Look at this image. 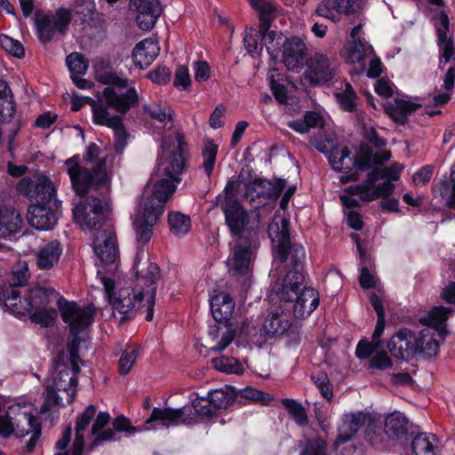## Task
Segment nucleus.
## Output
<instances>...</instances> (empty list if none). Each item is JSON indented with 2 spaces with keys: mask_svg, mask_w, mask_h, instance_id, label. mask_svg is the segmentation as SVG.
Here are the masks:
<instances>
[{
  "mask_svg": "<svg viewBox=\"0 0 455 455\" xmlns=\"http://www.w3.org/2000/svg\"><path fill=\"white\" fill-rule=\"evenodd\" d=\"M312 381L318 387L321 395L327 400H331L333 396V387L330 382L327 373L321 371L311 376Z\"/></svg>",
  "mask_w": 455,
  "mask_h": 455,
  "instance_id": "4d7b16f0",
  "label": "nucleus"
},
{
  "mask_svg": "<svg viewBox=\"0 0 455 455\" xmlns=\"http://www.w3.org/2000/svg\"><path fill=\"white\" fill-rule=\"evenodd\" d=\"M184 416V411L180 408L166 407L164 409L155 407L149 416L145 421L146 429L149 430L154 427L153 423L161 422L162 426L168 427L172 425L181 424V419Z\"/></svg>",
  "mask_w": 455,
  "mask_h": 455,
  "instance_id": "bb28decb",
  "label": "nucleus"
},
{
  "mask_svg": "<svg viewBox=\"0 0 455 455\" xmlns=\"http://www.w3.org/2000/svg\"><path fill=\"white\" fill-rule=\"evenodd\" d=\"M17 105L15 102L14 95H9V99H0V123L10 124L15 115Z\"/></svg>",
  "mask_w": 455,
  "mask_h": 455,
  "instance_id": "6e6d98bb",
  "label": "nucleus"
},
{
  "mask_svg": "<svg viewBox=\"0 0 455 455\" xmlns=\"http://www.w3.org/2000/svg\"><path fill=\"white\" fill-rule=\"evenodd\" d=\"M73 215L76 221L87 228L99 230L105 224L108 212L104 208L100 197L90 196L84 204H79L74 208Z\"/></svg>",
  "mask_w": 455,
  "mask_h": 455,
  "instance_id": "f8f14e48",
  "label": "nucleus"
},
{
  "mask_svg": "<svg viewBox=\"0 0 455 455\" xmlns=\"http://www.w3.org/2000/svg\"><path fill=\"white\" fill-rule=\"evenodd\" d=\"M411 448L412 455H441L435 434L418 433L411 440Z\"/></svg>",
  "mask_w": 455,
  "mask_h": 455,
  "instance_id": "c756f323",
  "label": "nucleus"
},
{
  "mask_svg": "<svg viewBox=\"0 0 455 455\" xmlns=\"http://www.w3.org/2000/svg\"><path fill=\"white\" fill-rule=\"evenodd\" d=\"M335 97L340 108L346 112L353 113L356 110V100L358 97L350 83H346L345 89L340 92L335 93Z\"/></svg>",
  "mask_w": 455,
  "mask_h": 455,
  "instance_id": "c03bdc74",
  "label": "nucleus"
},
{
  "mask_svg": "<svg viewBox=\"0 0 455 455\" xmlns=\"http://www.w3.org/2000/svg\"><path fill=\"white\" fill-rule=\"evenodd\" d=\"M305 66L306 70L303 77L310 86L323 85L330 83L334 78V67H332L326 55L317 53L307 59Z\"/></svg>",
  "mask_w": 455,
  "mask_h": 455,
  "instance_id": "4468645a",
  "label": "nucleus"
},
{
  "mask_svg": "<svg viewBox=\"0 0 455 455\" xmlns=\"http://www.w3.org/2000/svg\"><path fill=\"white\" fill-rule=\"evenodd\" d=\"M363 139L376 148H381L387 145V140L381 137L374 127H363Z\"/></svg>",
  "mask_w": 455,
  "mask_h": 455,
  "instance_id": "774afa93",
  "label": "nucleus"
},
{
  "mask_svg": "<svg viewBox=\"0 0 455 455\" xmlns=\"http://www.w3.org/2000/svg\"><path fill=\"white\" fill-rule=\"evenodd\" d=\"M426 333V331L415 333L407 327L399 329L387 343L391 355L406 361L416 356L419 354V348L422 346V335Z\"/></svg>",
  "mask_w": 455,
  "mask_h": 455,
  "instance_id": "9b49d317",
  "label": "nucleus"
},
{
  "mask_svg": "<svg viewBox=\"0 0 455 455\" xmlns=\"http://www.w3.org/2000/svg\"><path fill=\"white\" fill-rule=\"evenodd\" d=\"M173 86L180 91H188L191 87V77L186 65H179L174 73Z\"/></svg>",
  "mask_w": 455,
  "mask_h": 455,
  "instance_id": "13d9d810",
  "label": "nucleus"
},
{
  "mask_svg": "<svg viewBox=\"0 0 455 455\" xmlns=\"http://www.w3.org/2000/svg\"><path fill=\"white\" fill-rule=\"evenodd\" d=\"M421 108L419 103L406 100L400 98L394 99V102L387 101L383 104L386 115L396 124L405 125L409 122V116Z\"/></svg>",
  "mask_w": 455,
  "mask_h": 455,
  "instance_id": "4be33fe9",
  "label": "nucleus"
},
{
  "mask_svg": "<svg viewBox=\"0 0 455 455\" xmlns=\"http://www.w3.org/2000/svg\"><path fill=\"white\" fill-rule=\"evenodd\" d=\"M151 194L147 197L144 207L151 205L150 211L157 215H163L165 204L171 196L175 192L179 182L166 176H154L155 180Z\"/></svg>",
  "mask_w": 455,
  "mask_h": 455,
  "instance_id": "dca6fc26",
  "label": "nucleus"
},
{
  "mask_svg": "<svg viewBox=\"0 0 455 455\" xmlns=\"http://www.w3.org/2000/svg\"><path fill=\"white\" fill-rule=\"evenodd\" d=\"M25 420H27L29 427L31 428L32 435L28 439L25 446V451L31 453L34 451L39 438L42 435V426L37 417L28 412H22L20 414Z\"/></svg>",
  "mask_w": 455,
  "mask_h": 455,
  "instance_id": "79ce46f5",
  "label": "nucleus"
},
{
  "mask_svg": "<svg viewBox=\"0 0 455 455\" xmlns=\"http://www.w3.org/2000/svg\"><path fill=\"white\" fill-rule=\"evenodd\" d=\"M143 109L150 118L160 123H164L167 119L169 121H172L174 112L170 106L162 107L160 105H144Z\"/></svg>",
  "mask_w": 455,
  "mask_h": 455,
  "instance_id": "5fc2aeb1",
  "label": "nucleus"
},
{
  "mask_svg": "<svg viewBox=\"0 0 455 455\" xmlns=\"http://www.w3.org/2000/svg\"><path fill=\"white\" fill-rule=\"evenodd\" d=\"M148 77L156 84L164 85L171 81L172 70L164 65H158L148 72Z\"/></svg>",
  "mask_w": 455,
  "mask_h": 455,
  "instance_id": "052dcab7",
  "label": "nucleus"
},
{
  "mask_svg": "<svg viewBox=\"0 0 455 455\" xmlns=\"http://www.w3.org/2000/svg\"><path fill=\"white\" fill-rule=\"evenodd\" d=\"M60 297L62 296L53 289L44 287L33 288L25 295L21 304H18L19 313L16 314L25 315L26 312L52 307L55 301L56 303L58 302Z\"/></svg>",
  "mask_w": 455,
  "mask_h": 455,
  "instance_id": "f3484780",
  "label": "nucleus"
},
{
  "mask_svg": "<svg viewBox=\"0 0 455 455\" xmlns=\"http://www.w3.org/2000/svg\"><path fill=\"white\" fill-rule=\"evenodd\" d=\"M357 0H323L316 8L317 15L327 18L334 22L339 20L340 14L355 12Z\"/></svg>",
  "mask_w": 455,
  "mask_h": 455,
  "instance_id": "b1692460",
  "label": "nucleus"
},
{
  "mask_svg": "<svg viewBox=\"0 0 455 455\" xmlns=\"http://www.w3.org/2000/svg\"><path fill=\"white\" fill-rule=\"evenodd\" d=\"M437 45L439 50V64L442 62L448 63L453 61L455 63V43L451 36L440 33L437 38Z\"/></svg>",
  "mask_w": 455,
  "mask_h": 455,
  "instance_id": "37998d69",
  "label": "nucleus"
},
{
  "mask_svg": "<svg viewBox=\"0 0 455 455\" xmlns=\"http://www.w3.org/2000/svg\"><path fill=\"white\" fill-rule=\"evenodd\" d=\"M453 312L454 310L451 307L444 306H434L428 311L427 315L421 316L419 318V323L423 326L433 329L438 325H442L447 323L450 315H452Z\"/></svg>",
  "mask_w": 455,
  "mask_h": 455,
  "instance_id": "f704fd0d",
  "label": "nucleus"
},
{
  "mask_svg": "<svg viewBox=\"0 0 455 455\" xmlns=\"http://www.w3.org/2000/svg\"><path fill=\"white\" fill-rule=\"evenodd\" d=\"M219 147L213 142L212 140H207L203 148V167L205 174L210 177L212 174L214 165L216 163V156L218 154Z\"/></svg>",
  "mask_w": 455,
  "mask_h": 455,
  "instance_id": "09e8293b",
  "label": "nucleus"
},
{
  "mask_svg": "<svg viewBox=\"0 0 455 455\" xmlns=\"http://www.w3.org/2000/svg\"><path fill=\"white\" fill-rule=\"evenodd\" d=\"M355 166L360 172L371 170L374 166V152L368 143L361 142L355 156H350V163L346 165L347 175L341 177V182L355 181L358 179V173L352 172Z\"/></svg>",
  "mask_w": 455,
  "mask_h": 455,
  "instance_id": "412c9836",
  "label": "nucleus"
},
{
  "mask_svg": "<svg viewBox=\"0 0 455 455\" xmlns=\"http://www.w3.org/2000/svg\"><path fill=\"white\" fill-rule=\"evenodd\" d=\"M282 404L299 427H303L308 424L307 411L300 403L292 398H284L282 399Z\"/></svg>",
  "mask_w": 455,
  "mask_h": 455,
  "instance_id": "4c0bfd02",
  "label": "nucleus"
},
{
  "mask_svg": "<svg viewBox=\"0 0 455 455\" xmlns=\"http://www.w3.org/2000/svg\"><path fill=\"white\" fill-rule=\"evenodd\" d=\"M135 277L143 283V286H141L140 289L137 287L132 290L130 288H121L117 292V296L114 299L110 298V300H113L112 305L114 309L122 315L120 319L121 323L134 319L140 314L146 313V315H148L145 305L148 304L149 282H146L142 275Z\"/></svg>",
  "mask_w": 455,
  "mask_h": 455,
  "instance_id": "0eeeda50",
  "label": "nucleus"
},
{
  "mask_svg": "<svg viewBox=\"0 0 455 455\" xmlns=\"http://www.w3.org/2000/svg\"><path fill=\"white\" fill-rule=\"evenodd\" d=\"M57 307L62 321L68 324L69 332H82L94 322L96 311L92 304L82 307L76 301L60 297Z\"/></svg>",
  "mask_w": 455,
  "mask_h": 455,
  "instance_id": "9d476101",
  "label": "nucleus"
},
{
  "mask_svg": "<svg viewBox=\"0 0 455 455\" xmlns=\"http://www.w3.org/2000/svg\"><path fill=\"white\" fill-rule=\"evenodd\" d=\"M300 455H327L325 441L320 437L307 440Z\"/></svg>",
  "mask_w": 455,
  "mask_h": 455,
  "instance_id": "bf43d9fd",
  "label": "nucleus"
},
{
  "mask_svg": "<svg viewBox=\"0 0 455 455\" xmlns=\"http://www.w3.org/2000/svg\"><path fill=\"white\" fill-rule=\"evenodd\" d=\"M22 220L20 213L12 207L0 208V236L10 238L15 235L21 228Z\"/></svg>",
  "mask_w": 455,
  "mask_h": 455,
  "instance_id": "c85d7f7f",
  "label": "nucleus"
},
{
  "mask_svg": "<svg viewBox=\"0 0 455 455\" xmlns=\"http://www.w3.org/2000/svg\"><path fill=\"white\" fill-rule=\"evenodd\" d=\"M16 190L29 201L27 220L32 228L50 230L57 224L61 202L55 198L57 190L48 176L40 174L36 180L22 177L17 183Z\"/></svg>",
  "mask_w": 455,
  "mask_h": 455,
  "instance_id": "7ed1b4c3",
  "label": "nucleus"
},
{
  "mask_svg": "<svg viewBox=\"0 0 455 455\" xmlns=\"http://www.w3.org/2000/svg\"><path fill=\"white\" fill-rule=\"evenodd\" d=\"M139 351L137 348L131 351L124 350L118 362V371L121 375H127L137 360Z\"/></svg>",
  "mask_w": 455,
  "mask_h": 455,
  "instance_id": "680f3d73",
  "label": "nucleus"
},
{
  "mask_svg": "<svg viewBox=\"0 0 455 455\" xmlns=\"http://www.w3.org/2000/svg\"><path fill=\"white\" fill-rule=\"evenodd\" d=\"M269 87L273 96L279 104L286 105L288 103V89L283 84L272 78L269 82Z\"/></svg>",
  "mask_w": 455,
  "mask_h": 455,
  "instance_id": "69168bd1",
  "label": "nucleus"
},
{
  "mask_svg": "<svg viewBox=\"0 0 455 455\" xmlns=\"http://www.w3.org/2000/svg\"><path fill=\"white\" fill-rule=\"evenodd\" d=\"M235 300L228 292L220 291L210 299V310L214 323H209L208 335L212 340L220 339L211 348L221 352L234 340L236 330L232 321Z\"/></svg>",
  "mask_w": 455,
  "mask_h": 455,
  "instance_id": "39448f33",
  "label": "nucleus"
},
{
  "mask_svg": "<svg viewBox=\"0 0 455 455\" xmlns=\"http://www.w3.org/2000/svg\"><path fill=\"white\" fill-rule=\"evenodd\" d=\"M96 411V406L90 404L84 409L83 412L79 413L76 419V432L84 431L95 417Z\"/></svg>",
  "mask_w": 455,
  "mask_h": 455,
  "instance_id": "e2e57ef3",
  "label": "nucleus"
},
{
  "mask_svg": "<svg viewBox=\"0 0 455 455\" xmlns=\"http://www.w3.org/2000/svg\"><path fill=\"white\" fill-rule=\"evenodd\" d=\"M238 398L235 387L225 385L224 387L211 390L206 395V400L216 409H227L234 404Z\"/></svg>",
  "mask_w": 455,
  "mask_h": 455,
  "instance_id": "2f4dec72",
  "label": "nucleus"
},
{
  "mask_svg": "<svg viewBox=\"0 0 455 455\" xmlns=\"http://www.w3.org/2000/svg\"><path fill=\"white\" fill-rule=\"evenodd\" d=\"M213 368L227 374H243L244 369L241 362L235 357L220 356L212 360Z\"/></svg>",
  "mask_w": 455,
  "mask_h": 455,
  "instance_id": "a19ab883",
  "label": "nucleus"
},
{
  "mask_svg": "<svg viewBox=\"0 0 455 455\" xmlns=\"http://www.w3.org/2000/svg\"><path fill=\"white\" fill-rule=\"evenodd\" d=\"M176 148L173 151L162 156L157 159L156 169L151 174L150 180H153L154 176H166L176 182H180V175L186 168V162L188 157L186 156V139L182 132H177L175 135Z\"/></svg>",
  "mask_w": 455,
  "mask_h": 455,
  "instance_id": "1a4fd4ad",
  "label": "nucleus"
},
{
  "mask_svg": "<svg viewBox=\"0 0 455 455\" xmlns=\"http://www.w3.org/2000/svg\"><path fill=\"white\" fill-rule=\"evenodd\" d=\"M254 185L258 186L257 190L259 194H256L258 198L276 201L283 194L287 182L283 178H275L273 180L255 178Z\"/></svg>",
  "mask_w": 455,
  "mask_h": 455,
  "instance_id": "a878e982",
  "label": "nucleus"
},
{
  "mask_svg": "<svg viewBox=\"0 0 455 455\" xmlns=\"http://www.w3.org/2000/svg\"><path fill=\"white\" fill-rule=\"evenodd\" d=\"M307 51L305 43L299 37H285L282 43L281 52L286 68L293 73H299L307 60Z\"/></svg>",
  "mask_w": 455,
  "mask_h": 455,
  "instance_id": "2eb2a0df",
  "label": "nucleus"
},
{
  "mask_svg": "<svg viewBox=\"0 0 455 455\" xmlns=\"http://www.w3.org/2000/svg\"><path fill=\"white\" fill-rule=\"evenodd\" d=\"M168 225L172 234L176 236H184L191 229V220L188 215L180 212H170Z\"/></svg>",
  "mask_w": 455,
  "mask_h": 455,
  "instance_id": "e433bc0d",
  "label": "nucleus"
},
{
  "mask_svg": "<svg viewBox=\"0 0 455 455\" xmlns=\"http://www.w3.org/2000/svg\"><path fill=\"white\" fill-rule=\"evenodd\" d=\"M92 122L96 125L107 126L111 128L113 126V123L116 118H123L119 115L110 116L108 112V107L107 104H103L101 102H97L94 100V103H92Z\"/></svg>",
  "mask_w": 455,
  "mask_h": 455,
  "instance_id": "ea45409f",
  "label": "nucleus"
},
{
  "mask_svg": "<svg viewBox=\"0 0 455 455\" xmlns=\"http://www.w3.org/2000/svg\"><path fill=\"white\" fill-rule=\"evenodd\" d=\"M29 277L30 272L26 263L19 266L17 269L12 270V276L8 281V283H6L5 278L1 275L3 285L0 286L3 288L4 299H0V305L4 304V306L12 313H19L18 304H21V296L20 292L17 290V287L25 286L28 283Z\"/></svg>",
  "mask_w": 455,
  "mask_h": 455,
  "instance_id": "ddd939ff",
  "label": "nucleus"
},
{
  "mask_svg": "<svg viewBox=\"0 0 455 455\" xmlns=\"http://www.w3.org/2000/svg\"><path fill=\"white\" fill-rule=\"evenodd\" d=\"M65 164L72 188L80 197H84L91 189L98 190L110 183L105 158L100 159L91 170L79 164L78 155L67 159Z\"/></svg>",
  "mask_w": 455,
  "mask_h": 455,
  "instance_id": "423d86ee",
  "label": "nucleus"
},
{
  "mask_svg": "<svg viewBox=\"0 0 455 455\" xmlns=\"http://www.w3.org/2000/svg\"><path fill=\"white\" fill-rule=\"evenodd\" d=\"M151 207V205L143 207L142 214L133 220L137 252L132 267L134 276L140 277V275H142L146 282H149L148 304L145 305L148 311L145 320L148 322H151L154 318L157 288L156 282L160 276V267L157 264L149 262L148 254L147 252V246L154 235L153 227L162 216L157 215L155 211H150Z\"/></svg>",
  "mask_w": 455,
  "mask_h": 455,
  "instance_id": "20e7f679",
  "label": "nucleus"
},
{
  "mask_svg": "<svg viewBox=\"0 0 455 455\" xmlns=\"http://www.w3.org/2000/svg\"><path fill=\"white\" fill-rule=\"evenodd\" d=\"M393 366V362L386 351H377L369 361V368L385 371Z\"/></svg>",
  "mask_w": 455,
  "mask_h": 455,
  "instance_id": "0e129e2a",
  "label": "nucleus"
},
{
  "mask_svg": "<svg viewBox=\"0 0 455 455\" xmlns=\"http://www.w3.org/2000/svg\"><path fill=\"white\" fill-rule=\"evenodd\" d=\"M342 423L338 428L336 443L344 444L352 440L366 420V414L363 411L346 413L342 416Z\"/></svg>",
  "mask_w": 455,
  "mask_h": 455,
  "instance_id": "5701e85b",
  "label": "nucleus"
},
{
  "mask_svg": "<svg viewBox=\"0 0 455 455\" xmlns=\"http://www.w3.org/2000/svg\"><path fill=\"white\" fill-rule=\"evenodd\" d=\"M67 66L70 72V76H84L89 68L88 61L82 53L72 52L66 59Z\"/></svg>",
  "mask_w": 455,
  "mask_h": 455,
  "instance_id": "8fccbe9b",
  "label": "nucleus"
},
{
  "mask_svg": "<svg viewBox=\"0 0 455 455\" xmlns=\"http://www.w3.org/2000/svg\"><path fill=\"white\" fill-rule=\"evenodd\" d=\"M440 196L446 200L450 209H455V179L450 175L444 176L436 185Z\"/></svg>",
  "mask_w": 455,
  "mask_h": 455,
  "instance_id": "de8ad7c7",
  "label": "nucleus"
},
{
  "mask_svg": "<svg viewBox=\"0 0 455 455\" xmlns=\"http://www.w3.org/2000/svg\"><path fill=\"white\" fill-rule=\"evenodd\" d=\"M275 20H270L268 25L262 26L261 21H259L258 33L260 35L261 45L266 46L267 52L269 54L270 60L276 61L281 52V48L278 46L282 44V37L276 38V32L270 30L272 23Z\"/></svg>",
  "mask_w": 455,
  "mask_h": 455,
  "instance_id": "7c9ffc66",
  "label": "nucleus"
},
{
  "mask_svg": "<svg viewBox=\"0 0 455 455\" xmlns=\"http://www.w3.org/2000/svg\"><path fill=\"white\" fill-rule=\"evenodd\" d=\"M31 323L43 328L52 326L58 318V310L52 307L26 312Z\"/></svg>",
  "mask_w": 455,
  "mask_h": 455,
  "instance_id": "58836bf2",
  "label": "nucleus"
},
{
  "mask_svg": "<svg viewBox=\"0 0 455 455\" xmlns=\"http://www.w3.org/2000/svg\"><path fill=\"white\" fill-rule=\"evenodd\" d=\"M251 8L257 13L262 26L268 25L270 20L277 16V5L274 0H247Z\"/></svg>",
  "mask_w": 455,
  "mask_h": 455,
  "instance_id": "473e14b6",
  "label": "nucleus"
},
{
  "mask_svg": "<svg viewBox=\"0 0 455 455\" xmlns=\"http://www.w3.org/2000/svg\"><path fill=\"white\" fill-rule=\"evenodd\" d=\"M114 431L125 432L131 435H135L139 428L131 424V420L124 415L117 416L112 422Z\"/></svg>",
  "mask_w": 455,
  "mask_h": 455,
  "instance_id": "338daca9",
  "label": "nucleus"
},
{
  "mask_svg": "<svg viewBox=\"0 0 455 455\" xmlns=\"http://www.w3.org/2000/svg\"><path fill=\"white\" fill-rule=\"evenodd\" d=\"M63 247L58 240H52L36 252V265L39 269L49 270L56 265L62 254Z\"/></svg>",
  "mask_w": 455,
  "mask_h": 455,
  "instance_id": "393cba45",
  "label": "nucleus"
},
{
  "mask_svg": "<svg viewBox=\"0 0 455 455\" xmlns=\"http://www.w3.org/2000/svg\"><path fill=\"white\" fill-rule=\"evenodd\" d=\"M72 20V12L69 9L60 7L55 14H45L40 11L35 13V26L38 40L46 44L50 43L56 34L66 36Z\"/></svg>",
  "mask_w": 455,
  "mask_h": 455,
  "instance_id": "6e6552de",
  "label": "nucleus"
},
{
  "mask_svg": "<svg viewBox=\"0 0 455 455\" xmlns=\"http://www.w3.org/2000/svg\"><path fill=\"white\" fill-rule=\"evenodd\" d=\"M102 95L107 106L116 111L119 116L126 115L132 108L140 104V96L135 87H129L125 92L118 93L113 87L103 89Z\"/></svg>",
  "mask_w": 455,
  "mask_h": 455,
  "instance_id": "a211bd4d",
  "label": "nucleus"
},
{
  "mask_svg": "<svg viewBox=\"0 0 455 455\" xmlns=\"http://www.w3.org/2000/svg\"><path fill=\"white\" fill-rule=\"evenodd\" d=\"M351 155L352 152L347 147L339 149L338 146H332L325 156L328 158L332 170L347 174L346 165L350 163Z\"/></svg>",
  "mask_w": 455,
  "mask_h": 455,
  "instance_id": "c9c22d12",
  "label": "nucleus"
},
{
  "mask_svg": "<svg viewBox=\"0 0 455 455\" xmlns=\"http://www.w3.org/2000/svg\"><path fill=\"white\" fill-rule=\"evenodd\" d=\"M0 49L19 59L25 57V48L23 44L19 40L13 39L4 34H0Z\"/></svg>",
  "mask_w": 455,
  "mask_h": 455,
  "instance_id": "3c124183",
  "label": "nucleus"
},
{
  "mask_svg": "<svg viewBox=\"0 0 455 455\" xmlns=\"http://www.w3.org/2000/svg\"><path fill=\"white\" fill-rule=\"evenodd\" d=\"M93 251L106 266L115 263L118 256L116 234L108 228L98 232L93 240Z\"/></svg>",
  "mask_w": 455,
  "mask_h": 455,
  "instance_id": "aec40b11",
  "label": "nucleus"
},
{
  "mask_svg": "<svg viewBox=\"0 0 455 455\" xmlns=\"http://www.w3.org/2000/svg\"><path fill=\"white\" fill-rule=\"evenodd\" d=\"M54 372L55 375L53 377L52 384L57 389L66 391L68 395H70L69 391L73 388H76L78 384L76 378V374L78 372L76 371L72 364L70 367L61 368L60 370L54 371ZM75 391L76 389L73 390V393Z\"/></svg>",
  "mask_w": 455,
  "mask_h": 455,
  "instance_id": "72a5a7b5",
  "label": "nucleus"
},
{
  "mask_svg": "<svg viewBox=\"0 0 455 455\" xmlns=\"http://www.w3.org/2000/svg\"><path fill=\"white\" fill-rule=\"evenodd\" d=\"M115 121L116 123L114 122L111 127L114 131V148L116 154L121 155L127 146V140L130 134L124 124L123 118H116Z\"/></svg>",
  "mask_w": 455,
  "mask_h": 455,
  "instance_id": "49530a36",
  "label": "nucleus"
},
{
  "mask_svg": "<svg viewBox=\"0 0 455 455\" xmlns=\"http://www.w3.org/2000/svg\"><path fill=\"white\" fill-rule=\"evenodd\" d=\"M213 204L223 212L225 225L233 240L230 248L229 266L234 275L245 276L251 271L259 246L257 231L250 227L251 217L238 198L221 195L215 197Z\"/></svg>",
  "mask_w": 455,
  "mask_h": 455,
  "instance_id": "f03ea898",
  "label": "nucleus"
},
{
  "mask_svg": "<svg viewBox=\"0 0 455 455\" xmlns=\"http://www.w3.org/2000/svg\"><path fill=\"white\" fill-rule=\"evenodd\" d=\"M243 45L247 52L252 57H258L262 52L260 35L258 29L253 28H246L243 35Z\"/></svg>",
  "mask_w": 455,
  "mask_h": 455,
  "instance_id": "a18cd8bd",
  "label": "nucleus"
},
{
  "mask_svg": "<svg viewBox=\"0 0 455 455\" xmlns=\"http://www.w3.org/2000/svg\"><path fill=\"white\" fill-rule=\"evenodd\" d=\"M130 5L137 12L139 28L144 31H149L155 27L163 12L159 0H138L130 2Z\"/></svg>",
  "mask_w": 455,
  "mask_h": 455,
  "instance_id": "6ab92c4d",
  "label": "nucleus"
},
{
  "mask_svg": "<svg viewBox=\"0 0 455 455\" xmlns=\"http://www.w3.org/2000/svg\"><path fill=\"white\" fill-rule=\"evenodd\" d=\"M409 420L400 411H394L385 419L384 431L392 440L407 439Z\"/></svg>",
  "mask_w": 455,
  "mask_h": 455,
  "instance_id": "cd10ccee",
  "label": "nucleus"
},
{
  "mask_svg": "<svg viewBox=\"0 0 455 455\" xmlns=\"http://www.w3.org/2000/svg\"><path fill=\"white\" fill-rule=\"evenodd\" d=\"M420 331H426L427 333L422 335V346L419 348L418 355L423 354L429 358L436 355L439 350V343L434 334L429 329H423Z\"/></svg>",
  "mask_w": 455,
  "mask_h": 455,
  "instance_id": "864d4df0",
  "label": "nucleus"
},
{
  "mask_svg": "<svg viewBox=\"0 0 455 455\" xmlns=\"http://www.w3.org/2000/svg\"><path fill=\"white\" fill-rule=\"evenodd\" d=\"M238 398L246 399L251 402H259L264 405H268L273 400L271 395L264 391L247 387L243 389L237 390Z\"/></svg>",
  "mask_w": 455,
  "mask_h": 455,
  "instance_id": "603ef678",
  "label": "nucleus"
},
{
  "mask_svg": "<svg viewBox=\"0 0 455 455\" xmlns=\"http://www.w3.org/2000/svg\"><path fill=\"white\" fill-rule=\"evenodd\" d=\"M291 222L289 219L283 218L281 225L271 224L269 231L275 233L273 243H276L275 256L281 263L288 262V269L277 297L280 302L291 305L293 315L297 319L308 317L319 306V292L313 287L303 285L306 262V251L304 246L291 240Z\"/></svg>",
  "mask_w": 455,
  "mask_h": 455,
  "instance_id": "f257e3e1",
  "label": "nucleus"
}]
</instances>
